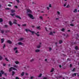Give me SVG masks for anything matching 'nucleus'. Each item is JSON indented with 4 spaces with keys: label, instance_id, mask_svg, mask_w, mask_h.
Masks as SVG:
<instances>
[{
    "label": "nucleus",
    "instance_id": "obj_1",
    "mask_svg": "<svg viewBox=\"0 0 79 79\" xmlns=\"http://www.w3.org/2000/svg\"><path fill=\"white\" fill-rule=\"evenodd\" d=\"M27 15L29 17H30V18H31L32 19H34V17L33 15H31V14H28Z\"/></svg>",
    "mask_w": 79,
    "mask_h": 79
},
{
    "label": "nucleus",
    "instance_id": "obj_2",
    "mask_svg": "<svg viewBox=\"0 0 79 79\" xmlns=\"http://www.w3.org/2000/svg\"><path fill=\"white\" fill-rule=\"evenodd\" d=\"M28 13H32V11H31V10L29 9H27V14Z\"/></svg>",
    "mask_w": 79,
    "mask_h": 79
},
{
    "label": "nucleus",
    "instance_id": "obj_3",
    "mask_svg": "<svg viewBox=\"0 0 79 79\" xmlns=\"http://www.w3.org/2000/svg\"><path fill=\"white\" fill-rule=\"evenodd\" d=\"M15 17L17 18H19V19H21V18L18 15H15Z\"/></svg>",
    "mask_w": 79,
    "mask_h": 79
},
{
    "label": "nucleus",
    "instance_id": "obj_4",
    "mask_svg": "<svg viewBox=\"0 0 79 79\" xmlns=\"http://www.w3.org/2000/svg\"><path fill=\"white\" fill-rule=\"evenodd\" d=\"M76 74H77V73H74L72 74V76L73 77L74 76H76Z\"/></svg>",
    "mask_w": 79,
    "mask_h": 79
},
{
    "label": "nucleus",
    "instance_id": "obj_5",
    "mask_svg": "<svg viewBox=\"0 0 79 79\" xmlns=\"http://www.w3.org/2000/svg\"><path fill=\"white\" fill-rule=\"evenodd\" d=\"M1 40L2 44H3V43L4 42V41H5V39H4V38H2L1 39Z\"/></svg>",
    "mask_w": 79,
    "mask_h": 79
},
{
    "label": "nucleus",
    "instance_id": "obj_6",
    "mask_svg": "<svg viewBox=\"0 0 79 79\" xmlns=\"http://www.w3.org/2000/svg\"><path fill=\"white\" fill-rule=\"evenodd\" d=\"M7 43H8V44H12V42L10 40H8L7 41Z\"/></svg>",
    "mask_w": 79,
    "mask_h": 79
},
{
    "label": "nucleus",
    "instance_id": "obj_7",
    "mask_svg": "<svg viewBox=\"0 0 79 79\" xmlns=\"http://www.w3.org/2000/svg\"><path fill=\"white\" fill-rule=\"evenodd\" d=\"M11 13H15V12H16V11H15V10L12 9L11 10Z\"/></svg>",
    "mask_w": 79,
    "mask_h": 79
},
{
    "label": "nucleus",
    "instance_id": "obj_8",
    "mask_svg": "<svg viewBox=\"0 0 79 79\" xmlns=\"http://www.w3.org/2000/svg\"><path fill=\"white\" fill-rule=\"evenodd\" d=\"M9 24L10 26H11L13 25V23H12L11 21L9 22Z\"/></svg>",
    "mask_w": 79,
    "mask_h": 79
},
{
    "label": "nucleus",
    "instance_id": "obj_9",
    "mask_svg": "<svg viewBox=\"0 0 79 79\" xmlns=\"http://www.w3.org/2000/svg\"><path fill=\"white\" fill-rule=\"evenodd\" d=\"M73 13H77V9H75L73 11Z\"/></svg>",
    "mask_w": 79,
    "mask_h": 79
},
{
    "label": "nucleus",
    "instance_id": "obj_10",
    "mask_svg": "<svg viewBox=\"0 0 79 79\" xmlns=\"http://www.w3.org/2000/svg\"><path fill=\"white\" fill-rule=\"evenodd\" d=\"M18 45H23V44L21 43V42H19L18 43Z\"/></svg>",
    "mask_w": 79,
    "mask_h": 79
},
{
    "label": "nucleus",
    "instance_id": "obj_11",
    "mask_svg": "<svg viewBox=\"0 0 79 79\" xmlns=\"http://www.w3.org/2000/svg\"><path fill=\"white\" fill-rule=\"evenodd\" d=\"M35 52L36 53H37L38 52H40V50H39V49L36 50H35Z\"/></svg>",
    "mask_w": 79,
    "mask_h": 79
},
{
    "label": "nucleus",
    "instance_id": "obj_12",
    "mask_svg": "<svg viewBox=\"0 0 79 79\" xmlns=\"http://www.w3.org/2000/svg\"><path fill=\"white\" fill-rule=\"evenodd\" d=\"M12 68V67H11L9 69V72H11V71H12V69H13V68Z\"/></svg>",
    "mask_w": 79,
    "mask_h": 79
},
{
    "label": "nucleus",
    "instance_id": "obj_13",
    "mask_svg": "<svg viewBox=\"0 0 79 79\" xmlns=\"http://www.w3.org/2000/svg\"><path fill=\"white\" fill-rule=\"evenodd\" d=\"M25 31L26 32H28L29 31V32H31V30L29 29H26Z\"/></svg>",
    "mask_w": 79,
    "mask_h": 79
},
{
    "label": "nucleus",
    "instance_id": "obj_14",
    "mask_svg": "<svg viewBox=\"0 0 79 79\" xmlns=\"http://www.w3.org/2000/svg\"><path fill=\"white\" fill-rule=\"evenodd\" d=\"M41 47V46L40 45H39L37 46V48H40Z\"/></svg>",
    "mask_w": 79,
    "mask_h": 79
},
{
    "label": "nucleus",
    "instance_id": "obj_15",
    "mask_svg": "<svg viewBox=\"0 0 79 79\" xmlns=\"http://www.w3.org/2000/svg\"><path fill=\"white\" fill-rule=\"evenodd\" d=\"M42 73H40L39 76H38V77H42Z\"/></svg>",
    "mask_w": 79,
    "mask_h": 79
},
{
    "label": "nucleus",
    "instance_id": "obj_16",
    "mask_svg": "<svg viewBox=\"0 0 79 79\" xmlns=\"http://www.w3.org/2000/svg\"><path fill=\"white\" fill-rule=\"evenodd\" d=\"M62 43H63V41H62V40H59V43L60 44H61Z\"/></svg>",
    "mask_w": 79,
    "mask_h": 79
},
{
    "label": "nucleus",
    "instance_id": "obj_17",
    "mask_svg": "<svg viewBox=\"0 0 79 79\" xmlns=\"http://www.w3.org/2000/svg\"><path fill=\"white\" fill-rule=\"evenodd\" d=\"M1 73L2 74H4L5 73V72H4L3 70H1Z\"/></svg>",
    "mask_w": 79,
    "mask_h": 79
},
{
    "label": "nucleus",
    "instance_id": "obj_18",
    "mask_svg": "<svg viewBox=\"0 0 79 79\" xmlns=\"http://www.w3.org/2000/svg\"><path fill=\"white\" fill-rule=\"evenodd\" d=\"M12 76H14V74H15V72L14 71H12Z\"/></svg>",
    "mask_w": 79,
    "mask_h": 79
},
{
    "label": "nucleus",
    "instance_id": "obj_19",
    "mask_svg": "<svg viewBox=\"0 0 79 79\" xmlns=\"http://www.w3.org/2000/svg\"><path fill=\"white\" fill-rule=\"evenodd\" d=\"M16 20H15L14 22H13V23L15 24H17V23L16 22Z\"/></svg>",
    "mask_w": 79,
    "mask_h": 79
},
{
    "label": "nucleus",
    "instance_id": "obj_20",
    "mask_svg": "<svg viewBox=\"0 0 79 79\" xmlns=\"http://www.w3.org/2000/svg\"><path fill=\"white\" fill-rule=\"evenodd\" d=\"M24 72H23L21 74V76H24Z\"/></svg>",
    "mask_w": 79,
    "mask_h": 79
},
{
    "label": "nucleus",
    "instance_id": "obj_21",
    "mask_svg": "<svg viewBox=\"0 0 79 79\" xmlns=\"http://www.w3.org/2000/svg\"><path fill=\"white\" fill-rule=\"evenodd\" d=\"M15 63H16V64H19V62H18V61H15Z\"/></svg>",
    "mask_w": 79,
    "mask_h": 79
},
{
    "label": "nucleus",
    "instance_id": "obj_22",
    "mask_svg": "<svg viewBox=\"0 0 79 79\" xmlns=\"http://www.w3.org/2000/svg\"><path fill=\"white\" fill-rule=\"evenodd\" d=\"M36 29H39V30H40V26L37 27Z\"/></svg>",
    "mask_w": 79,
    "mask_h": 79
},
{
    "label": "nucleus",
    "instance_id": "obj_23",
    "mask_svg": "<svg viewBox=\"0 0 79 79\" xmlns=\"http://www.w3.org/2000/svg\"><path fill=\"white\" fill-rule=\"evenodd\" d=\"M34 61V59H32L30 60V61L31 63L32 62H33V61Z\"/></svg>",
    "mask_w": 79,
    "mask_h": 79
},
{
    "label": "nucleus",
    "instance_id": "obj_24",
    "mask_svg": "<svg viewBox=\"0 0 79 79\" xmlns=\"http://www.w3.org/2000/svg\"><path fill=\"white\" fill-rule=\"evenodd\" d=\"M30 32H31L32 34L33 35L34 34V33H35V32H34V31H30Z\"/></svg>",
    "mask_w": 79,
    "mask_h": 79
},
{
    "label": "nucleus",
    "instance_id": "obj_25",
    "mask_svg": "<svg viewBox=\"0 0 79 79\" xmlns=\"http://www.w3.org/2000/svg\"><path fill=\"white\" fill-rule=\"evenodd\" d=\"M35 34H36V35H37V37H39V36H40V35H39V34H37V33H35Z\"/></svg>",
    "mask_w": 79,
    "mask_h": 79
},
{
    "label": "nucleus",
    "instance_id": "obj_26",
    "mask_svg": "<svg viewBox=\"0 0 79 79\" xmlns=\"http://www.w3.org/2000/svg\"><path fill=\"white\" fill-rule=\"evenodd\" d=\"M54 71V68H52V69L51 70V71L50 72L51 73H52V72H53Z\"/></svg>",
    "mask_w": 79,
    "mask_h": 79
},
{
    "label": "nucleus",
    "instance_id": "obj_27",
    "mask_svg": "<svg viewBox=\"0 0 79 79\" xmlns=\"http://www.w3.org/2000/svg\"><path fill=\"white\" fill-rule=\"evenodd\" d=\"M0 22L1 23L3 22V19H2V18L0 19Z\"/></svg>",
    "mask_w": 79,
    "mask_h": 79
},
{
    "label": "nucleus",
    "instance_id": "obj_28",
    "mask_svg": "<svg viewBox=\"0 0 79 79\" xmlns=\"http://www.w3.org/2000/svg\"><path fill=\"white\" fill-rule=\"evenodd\" d=\"M5 10H11V8H5Z\"/></svg>",
    "mask_w": 79,
    "mask_h": 79
},
{
    "label": "nucleus",
    "instance_id": "obj_29",
    "mask_svg": "<svg viewBox=\"0 0 79 79\" xmlns=\"http://www.w3.org/2000/svg\"><path fill=\"white\" fill-rule=\"evenodd\" d=\"M22 26L24 27H26L27 26L26 24H23Z\"/></svg>",
    "mask_w": 79,
    "mask_h": 79
},
{
    "label": "nucleus",
    "instance_id": "obj_30",
    "mask_svg": "<svg viewBox=\"0 0 79 79\" xmlns=\"http://www.w3.org/2000/svg\"><path fill=\"white\" fill-rule=\"evenodd\" d=\"M12 68L13 70H16V71H17V69H15V68L12 67Z\"/></svg>",
    "mask_w": 79,
    "mask_h": 79
},
{
    "label": "nucleus",
    "instance_id": "obj_31",
    "mask_svg": "<svg viewBox=\"0 0 79 79\" xmlns=\"http://www.w3.org/2000/svg\"><path fill=\"white\" fill-rule=\"evenodd\" d=\"M2 59H3V57L0 56V60H2Z\"/></svg>",
    "mask_w": 79,
    "mask_h": 79
},
{
    "label": "nucleus",
    "instance_id": "obj_32",
    "mask_svg": "<svg viewBox=\"0 0 79 79\" xmlns=\"http://www.w3.org/2000/svg\"><path fill=\"white\" fill-rule=\"evenodd\" d=\"M75 48L76 50H78V49H79V48L77 47V46H76Z\"/></svg>",
    "mask_w": 79,
    "mask_h": 79
},
{
    "label": "nucleus",
    "instance_id": "obj_33",
    "mask_svg": "<svg viewBox=\"0 0 79 79\" xmlns=\"http://www.w3.org/2000/svg\"><path fill=\"white\" fill-rule=\"evenodd\" d=\"M5 60H6V61H9V60H8V59H7V58H5Z\"/></svg>",
    "mask_w": 79,
    "mask_h": 79
},
{
    "label": "nucleus",
    "instance_id": "obj_34",
    "mask_svg": "<svg viewBox=\"0 0 79 79\" xmlns=\"http://www.w3.org/2000/svg\"><path fill=\"white\" fill-rule=\"evenodd\" d=\"M15 13H14V14H10V15H12V16H15Z\"/></svg>",
    "mask_w": 79,
    "mask_h": 79
},
{
    "label": "nucleus",
    "instance_id": "obj_35",
    "mask_svg": "<svg viewBox=\"0 0 79 79\" xmlns=\"http://www.w3.org/2000/svg\"><path fill=\"white\" fill-rule=\"evenodd\" d=\"M17 49H18V48H17V47H15V48H14V50H17Z\"/></svg>",
    "mask_w": 79,
    "mask_h": 79
},
{
    "label": "nucleus",
    "instance_id": "obj_36",
    "mask_svg": "<svg viewBox=\"0 0 79 79\" xmlns=\"http://www.w3.org/2000/svg\"><path fill=\"white\" fill-rule=\"evenodd\" d=\"M49 7H50V8H51L52 7V4H50L49 5Z\"/></svg>",
    "mask_w": 79,
    "mask_h": 79
},
{
    "label": "nucleus",
    "instance_id": "obj_37",
    "mask_svg": "<svg viewBox=\"0 0 79 79\" xmlns=\"http://www.w3.org/2000/svg\"><path fill=\"white\" fill-rule=\"evenodd\" d=\"M53 33L52 32H50V33L49 34V35H53Z\"/></svg>",
    "mask_w": 79,
    "mask_h": 79
},
{
    "label": "nucleus",
    "instance_id": "obj_38",
    "mask_svg": "<svg viewBox=\"0 0 79 79\" xmlns=\"http://www.w3.org/2000/svg\"><path fill=\"white\" fill-rule=\"evenodd\" d=\"M61 31H62V32H64V28H62V30H61Z\"/></svg>",
    "mask_w": 79,
    "mask_h": 79
},
{
    "label": "nucleus",
    "instance_id": "obj_39",
    "mask_svg": "<svg viewBox=\"0 0 79 79\" xmlns=\"http://www.w3.org/2000/svg\"><path fill=\"white\" fill-rule=\"evenodd\" d=\"M70 6H69V5H68L67 6H66V7L67 8H69V7H70Z\"/></svg>",
    "mask_w": 79,
    "mask_h": 79
},
{
    "label": "nucleus",
    "instance_id": "obj_40",
    "mask_svg": "<svg viewBox=\"0 0 79 79\" xmlns=\"http://www.w3.org/2000/svg\"><path fill=\"white\" fill-rule=\"evenodd\" d=\"M19 40L21 41V40H23V38H21L20 39H19Z\"/></svg>",
    "mask_w": 79,
    "mask_h": 79
},
{
    "label": "nucleus",
    "instance_id": "obj_41",
    "mask_svg": "<svg viewBox=\"0 0 79 79\" xmlns=\"http://www.w3.org/2000/svg\"><path fill=\"white\" fill-rule=\"evenodd\" d=\"M70 26H73H73H74V24H70Z\"/></svg>",
    "mask_w": 79,
    "mask_h": 79
},
{
    "label": "nucleus",
    "instance_id": "obj_42",
    "mask_svg": "<svg viewBox=\"0 0 79 79\" xmlns=\"http://www.w3.org/2000/svg\"><path fill=\"white\" fill-rule=\"evenodd\" d=\"M62 56H64V57H65V56H66V55L64 54H63Z\"/></svg>",
    "mask_w": 79,
    "mask_h": 79
},
{
    "label": "nucleus",
    "instance_id": "obj_43",
    "mask_svg": "<svg viewBox=\"0 0 79 79\" xmlns=\"http://www.w3.org/2000/svg\"><path fill=\"white\" fill-rule=\"evenodd\" d=\"M39 18L40 19H43V17H42V16H40Z\"/></svg>",
    "mask_w": 79,
    "mask_h": 79
},
{
    "label": "nucleus",
    "instance_id": "obj_44",
    "mask_svg": "<svg viewBox=\"0 0 79 79\" xmlns=\"http://www.w3.org/2000/svg\"><path fill=\"white\" fill-rule=\"evenodd\" d=\"M14 67H15V68H18V66H17V65H14Z\"/></svg>",
    "mask_w": 79,
    "mask_h": 79
},
{
    "label": "nucleus",
    "instance_id": "obj_45",
    "mask_svg": "<svg viewBox=\"0 0 79 79\" xmlns=\"http://www.w3.org/2000/svg\"><path fill=\"white\" fill-rule=\"evenodd\" d=\"M76 70V69L75 68H74L73 69V70H72V71H75Z\"/></svg>",
    "mask_w": 79,
    "mask_h": 79
},
{
    "label": "nucleus",
    "instance_id": "obj_46",
    "mask_svg": "<svg viewBox=\"0 0 79 79\" xmlns=\"http://www.w3.org/2000/svg\"><path fill=\"white\" fill-rule=\"evenodd\" d=\"M1 33H2V34H3V33H4V31L2 30L1 31Z\"/></svg>",
    "mask_w": 79,
    "mask_h": 79
},
{
    "label": "nucleus",
    "instance_id": "obj_47",
    "mask_svg": "<svg viewBox=\"0 0 79 79\" xmlns=\"http://www.w3.org/2000/svg\"><path fill=\"white\" fill-rule=\"evenodd\" d=\"M57 13L59 15L60 14V12L58 11H57Z\"/></svg>",
    "mask_w": 79,
    "mask_h": 79
},
{
    "label": "nucleus",
    "instance_id": "obj_48",
    "mask_svg": "<svg viewBox=\"0 0 79 79\" xmlns=\"http://www.w3.org/2000/svg\"><path fill=\"white\" fill-rule=\"evenodd\" d=\"M18 50H16L15 52V53H18Z\"/></svg>",
    "mask_w": 79,
    "mask_h": 79
},
{
    "label": "nucleus",
    "instance_id": "obj_49",
    "mask_svg": "<svg viewBox=\"0 0 79 79\" xmlns=\"http://www.w3.org/2000/svg\"><path fill=\"white\" fill-rule=\"evenodd\" d=\"M16 1H17V3H19V0H16Z\"/></svg>",
    "mask_w": 79,
    "mask_h": 79
},
{
    "label": "nucleus",
    "instance_id": "obj_50",
    "mask_svg": "<svg viewBox=\"0 0 79 79\" xmlns=\"http://www.w3.org/2000/svg\"><path fill=\"white\" fill-rule=\"evenodd\" d=\"M15 79H19V77H15Z\"/></svg>",
    "mask_w": 79,
    "mask_h": 79
},
{
    "label": "nucleus",
    "instance_id": "obj_51",
    "mask_svg": "<svg viewBox=\"0 0 79 79\" xmlns=\"http://www.w3.org/2000/svg\"><path fill=\"white\" fill-rule=\"evenodd\" d=\"M77 37L79 38V34H77Z\"/></svg>",
    "mask_w": 79,
    "mask_h": 79
},
{
    "label": "nucleus",
    "instance_id": "obj_52",
    "mask_svg": "<svg viewBox=\"0 0 79 79\" xmlns=\"http://www.w3.org/2000/svg\"><path fill=\"white\" fill-rule=\"evenodd\" d=\"M5 27L6 28L8 27V25H5Z\"/></svg>",
    "mask_w": 79,
    "mask_h": 79
},
{
    "label": "nucleus",
    "instance_id": "obj_53",
    "mask_svg": "<svg viewBox=\"0 0 79 79\" xmlns=\"http://www.w3.org/2000/svg\"><path fill=\"white\" fill-rule=\"evenodd\" d=\"M14 7H15V8H18V6H14Z\"/></svg>",
    "mask_w": 79,
    "mask_h": 79
},
{
    "label": "nucleus",
    "instance_id": "obj_54",
    "mask_svg": "<svg viewBox=\"0 0 79 79\" xmlns=\"http://www.w3.org/2000/svg\"><path fill=\"white\" fill-rule=\"evenodd\" d=\"M3 66H6V64H3Z\"/></svg>",
    "mask_w": 79,
    "mask_h": 79
},
{
    "label": "nucleus",
    "instance_id": "obj_55",
    "mask_svg": "<svg viewBox=\"0 0 79 79\" xmlns=\"http://www.w3.org/2000/svg\"><path fill=\"white\" fill-rule=\"evenodd\" d=\"M31 27L33 28H34V27H35V26H34V25H32Z\"/></svg>",
    "mask_w": 79,
    "mask_h": 79
},
{
    "label": "nucleus",
    "instance_id": "obj_56",
    "mask_svg": "<svg viewBox=\"0 0 79 79\" xmlns=\"http://www.w3.org/2000/svg\"><path fill=\"white\" fill-rule=\"evenodd\" d=\"M5 76H7V74L6 73H4Z\"/></svg>",
    "mask_w": 79,
    "mask_h": 79
},
{
    "label": "nucleus",
    "instance_id": "obj_57",
    "mask_svg": "<svg viewBox=\"0 0 79 79\" xmlns=\"http://www.w3.org/2000/svg\"><path fill=\"white\" fill-rule=\"evenodd\" d=\"M33 77H30V79H33Z\"/></svg>",
    "mask_w": 79,
    "mask_h": 79
},
{
    "label": "nucleus",
    "instance_id": "obj_58",
    "mask_svg": "<svg viewBox=\"0 0 79 79\" xmlns=\"http://www.w3.org/2000/svg\"><path fill=\"white\" fill-rule=\"evenodd\" d=\"M70 68H71L72 67V64H70Z\"/></svg>",
    "mask_w": 79,
    "mask_h": 79
},
{
    "label": "nucleus",
    "instance_id": "obj_59",
    "mask_svg": "<svg viewBox=\"0 0 79 79\" xmlns=\"http://www.w3.org/2000/svg\"><path fill=\"white\" fill-rule=\"evenodd\" d=\"M8 6H11V5L10 4H8Z\"/></svg>",
    "mask_w": 79,
    "mask_h": 79
},
{
    "label": "nucleus",
    "instance_id": "obj_60",
    "mask_svg": "<svg viewBox=\"0 0 79 79\" xmlns=\"http://www.w3.org/2000/svg\"><path fill=\"white\" fill-rule=\"evenodd\" d=\"M18 26H19V27H20V26H21V25L20 24H17Z\"/></svg>",
    "mask_w": 79,
    "mask_h": 79
},
{
    "label": "nucleus",
    "instance_id": "obj_61",
    "mask_svg": "<svg viewBox=\"0 0 79 79\" xmlns=\"http://www.w3.org/2000/svg\"><path fill=\"white\" fill-rule=\"evenodd\" d=\"M49 50L50 51L52 50V48H49Z\"/></svg>",
    "mask_w": 79,
    "mask_h": 79
},
{
    "label": "nucleus",
    "instance_id": "obj_62",
    "mask_svg": "<svg viewBox=\"0 0 79 79\" xmlns=\"http://www.w3.org/2000/svg\"><path fill=\"white\" fill-rule=\"evenodd\" d=\"M47 9H48V10H49L50 9V8H49V7H47Z\"/></svg>",
    "mask_w": 79,
    "mask_h": 79
},
{
    "label": "nucleus",
    "instance_id": "obj_63",
    "mask_svg": "<svg viewBox=\"0 0 79 79\" xmlns=\"http://www.w3.org/2000/svg\"><path fill=\"white\" fill-rule=\"evenodd\" d=\"M61 77H62L61 76H59V78H61Z\"/></svg>",
    "mask_w": 79,
    "mask_h": 79
},
{
    "label": "nucleus",
    "instance_id": "obj_64",
    "mask_svg": "<svg viewBox=\"0 0 79 79\" xmlns=\"http://www.w3.org/2000/svg\"><path fill=\"white\" fill-rule=\"evenodd\" d=\"M43 79H47V78L45 77H44L43 78Z\"/></svg>",
    "mask_w": 79,
    "mask_h": 79
}]
</instances>
